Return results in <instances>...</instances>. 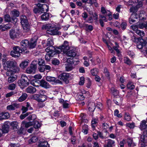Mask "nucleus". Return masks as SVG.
I'll use <instances>...</instances> for the list:
<instances>
[{
    "mask_svg": "<svg viewBox=\"0 0 147 147\" xmlns=\"http://www.w3.org/2000/svg\"><path fill=\"white\" fill-rule=\"evenodd\" d=\"M114 101L117 105H120L121 104V99L119 97L115 98L114 100Z\"/></svg>",
    "mask_w": 147,
    "mask_h": 147,
    "instance_id": "obj_53",
    "label": "nucleus"
},
{
    "mask_svg": "<svg viewBox=\"0 0 147 147\" xmlns=\"http://www.w3.org/2000/svg\"><path fill=\"white\" fill-rule=\"evenodd\" d=\"M27 94L25 93H23L22 95L18 99V100L20 102H22L25 100L27 97Z\"/></svg>",
    "mask_w": 147,
    "mask_h": 147,
    "instance_id": "obj_35",
    "label": "nucleus"
},
{
    "mask_svg": "<svg viewBox=\"0 0 147 147\" xmlns=\"http://www.w3.org/2000/svg\"><path fill=\"white\" fill-rule=\"evenodd\" d=\"M130 17L131 18L137 20V21L140 20H146V18L144 17H142L141 18L140 15L136 13H133L131 15Z\"/></svg>",
    "mask_w": 147,
    "mask_h": 147,
    "instance_id": "obj_19",
    "label": "nucleus"
},
{
    "mask_svg": "<svg viewBox=\"0 0 147 147\" xmlns=\"http://www.w3.org/2000/svg\"><path fill=\"white\" fill-rule=\"evenodd\" d=\"M124 61L125 63L129 65L132 63L131 60L127 57H124Z\"/></svg>",
    "mask_w": 147,
    "mask_h": 147,
    "instance_id": "obj_43",
    "label": "nucleus"
},
{
    "mask_svg": "<svg viewBox=\"0 0 147 147\" xmlns=\"http://www.w3.org/2000/svg\"><path fill=\"white\" fill-rule=\"evenodd\" d=\"M76 54L75 50L70 48L65 55L68 57H73L76 56Z\"/></svg>",
    "mask_w": 147,
    "mask_h": 147,
    "instance_id": "obj_18",
    "label": "nucleus"
},
{
    "mask_svg": "<svg viewBox=\"0 0 147 147\" xmlns=\"http://www.w3.org/2000/svg\"><path fill=\"white\" fill-rule=\"evenodd\" d=\"M52 25L51 24H47L44 25L42 27V28L43 29H45L47 30V32H48V31L52 27Z\"/></svg>",
    "mask_w": 147,
    "mask_h": 147,
    "instance_id": "obj_34",
    "label": "nucleus"
},
{
    "mask_svg": "<svg viewBox=\"0 0 147 147\" xmlns=\"http://www.w3.org/2000/svg\"><path fill=\"white\" fill-rule=\"evenodd\" d=\"M29 41L26 39L23 40L20 42L21 46L23 47H22V49L23 50H26V48L28 46Z\"/></svg>",
    "mask_w": 147,
    "mask_h": 147,
    "instance_id": "obj_23",
    "label": "nucleus"
},
{
    "mask_svg": "<svg viewBox=\"0 0 147 147\" xmlns=\"http://www.w3.org/2000/svg\"><path fill=\"white\" fill-rule=\"evenodd\" d=\"M16 85L14 83H12L8 85L7 88L10 90H14L16 88Z\"/></svg>",
    "mask_w": 147,
    "mask_h": 147,
    "instance_id": "obj_48",
    "label": "nucleus"
},
{
    "mask_svg": "<svg viewBox=\"0 0 147 147\" xmlns=\"http://www.w3.org/2000/svg\"><path fill=\"white\" fill-rule=\"evenodd\" d=\"M37 137L36 136L32 137L29 141V142L30 144L34 143L37 141Z\"/></svg>",
    "mask_w": 147,
    "mask_h": 147,
    "instance_id": "obj_51",
    "label": "nucleus"
},
{
    "mask_svg": "<svg viewBox=\"0 0 147 147\" xmlns=\"http://www.w3.org/2000/svg\"><path fill=\"white\" fill-rule=\"evenodd\" d=\"M98 120L97 119L93 118L91 121V126L92 128L94 129L95 128L96 125L97 123Z\"/></svg>",
    "mask_w": 147,
    "mask_h": 147,
    "instance_id": "obj_37",
    "label": "nucleus"
},
{
    "mask_svg": "<svg viewBox=\"0 0 147 147\" xmlns=\"http://www.w3.org/2000/svg\"><path fill=\"white\" fill-rule=\"evenodd\" d=\"M141 140L142 142L144 143L147 142V136L144 135H142L140 137Z\"/></svg>",
    "mask_w": 147,
    "mask_h": 147,
    "instance_id": "obj_50",
    "label": "nucleus"
},
{
    "mask_svg": "<svg viewBox=\"0 0 147 147\" xmlns=\"http://www.w3.org/2000/svg\"><path fill=\"white\" fill-rule=\"evenodd\" d=\"M19 33L14 30H11L9 31V36L11 38L14 40L19 37Z\"/></svg>",
    "mask_w": 147,
    "mask_h": 147,
    "instance_id": "obj_15",
    "label": "nucleus"
},
{
    "mask_svg": "<svg viewBox=\"0 0 147 147\" xmlns=\"http://www.w3.org/2000/svg\"><path fill=\"white\" fill-rule=\"evenodd\" d=\"M20 19L24 31L25 32H28L30 30V26L26 16L22 15L20 16Z\"/></svg>",
    "mask_w": 147,
    "mask_h": 147,
    "instance_id": "obj_2",
    "label": "nucleus"
},
{
    "mask_svg": "<svg viewBox=\"0 0 147 147\" xmlns=\"http://www.w3.org/2000/svg\"><path fill=\"white\" fill-rule=\"evenodd\" d=\"M46 80L48 82H53L55 80V78L51 76H47L46 78Z\"/></svg>",
    "mask_w": 147,
    "mask_h": 147,
    "instance_id": "obj_47",
    "label": "nucleus"
},
{
    "mask_svg": "<svg viewBox=\"0 0 147 147\" xmlns=\"http://www.w3.org/2000/svg\"><path fill=\"white\" fill-rule=\"evenodd\" d=\"M69 77V74L68 73H65L61 74L58 76V78L59 79L63 80L67 84H68L69 83L68 79Z\"/></svg>",
    "mask_w": 147,
    "mask_h": 147,
    "instance_id": "obj_7",
    "label": "nucleus"
},
{
    "mask_svg": "<svg viewBox=\"0 0 147 147\" xmlns=\"http://www.w3.org/2000/svg\"><path fill=\"white\" fill-rule=\"evenodd\" d=\"M70 49L68 42L67 41H65L63 44L61 46L58 47L57 50L56 51L58 53L62 52L63 55H65Z\"/></svg>",
    "mask_w": 147,
    "mask_h": 147,
    "instance_id": "obj_1",
    "label": "nucleus"
},
{
    "mask_svg": "<svg viewBox=\"0 0 147 147\" xmlns=\"http://www.w3.org/2000/svg\"><path fill=\"white\" fill-rule=\"evenodd\" d=\"M106 141V144L104 145V147H112L115 143V141L111 139H108Z\"/></svg>",
    "mask_w": 147,
    "mask_h": 147,
    "instance_id": "obj_24",
    "label": "nucleus"
},
{
    "mask_svg": "<svg viewBox=\"0 0 147 147\" xmlns=\"http://www.w3.org/2000/svg\"><path fill=\"white\" fill-rule=\"evenodd\" d=\"M29 80L27 76L24 74H22L21 76V79L18 81L19 86L22 88L28 86L29 83Z\"/></svg>",
    "mask_w": 147,
    "mask_h": 147,
    "instance_id": "obj_3",
    "label": "nucleus"
},
{
    "mask_svg": "<svg viewBox=\"0 0 147 147\" xmlns=\"http://www.w3.org/2000/svg\"><path fill=\"white\" fill-rule=\"evenodd\" d=\"M40 126V125L39 122L36 121L34 123V127L35 129L38 128Z\"/></svg>",
    "mask_w": 147,
    "mask_h": 147,
    "instance_id": "obj_63",
    "label": "nucleus"
},
{
    "mask_svg": "<svg viewBox=\"0 0 147 147\" xmlns=\"http://www.w3.org/2000/svg\"><path fill=\"white\" fill-rule=\"evenodd\" d=\"M40 81L39 80L35 79L33 80L31 82V84L35 87H38L40 86Z\"/></svg>",
    "mask_w": 147,
    "mask_h": 147,
    "instance_id": "obj_32",
    "label": "nucleus"
},
{
    "mask_svg": "<svg viewBox=\"0 0 147 147\" xmlns=\"http://www.w3.org/2000/svg\"><path fill=\"white\" fill-rule=\"evenodd\" d=\"M84 26L86 28L87 30L92 31L93 29V26L91 25L84 24Z\"/></svg>",
    "mask_w": 147,
    "mask_h": 147,
    "instance_id": "obj_44",
    "label": "nucleus"
},
{
    "mask_svg": "<svg viewBox=\"0 0 147 147\" xmlns=\"http://www.w3.org/2000/svg\"><path fill=\"white\" fill-rule=\"evenodd\" d=\"M124 119L125 120L127 121H129L131 120V117L129 113H125Z\"/></svg>",
    "mask_w": 147,
    "mask_h": 147,
    "instance_id": "obj_55",
    "label": "nucleus"
},
{
    "mask_svg": "<svg viewBox=\"0 0 147 147\" xmlns=\"http://www.w3.org/2000/svg\"><path fill=\"white\" fill-rule=\"evenodd\" d=\"M82 131L85 134H87L88 131V126L87 125H84L82 126Z\"/></svg>",
    "mask_w": 147,
    "mask_h": 147,
    "instance_id": "obj_45",
    "label": "nucleus"
},
{
    "mask_svg": "<svg viewBox=\"0 0 147 147\" xmlns=\"http://www.w3.org/2000/svg\"><path fill=\"white\" fill-rule=\"evenodd\" d=\"M128 89L130 90H133L135 88V86L131 82H129L128 83L127 85Z\"/></svg>",
    "mask_w": 147,
    "mask_h": 147,
    "instance_id": "obj_40",
    "label": "nucleus"
},
{
    "mask_svg": "<svg viewBox=\"0 0 147 147\" xmlns=\"http://www.w3.org/2000/svg\"><path fill=\"white\" fill-rule=\"evenodd\" d=\"M145 40L142 39H141L139 43L137 45V48L139 49H143L146 52L147 51V37L145 38Z\"/></svg>",
    "mask_w": 147,
    "mask_h": 147,
    "instance_id": "obj_6",
    "label": "nucleus"
},
{
    "mask_svg": "<svg viewBox=\"0 0 147 147\" xmlns=\"http://www.w3.org/2000/svg\"><path fill=\"white\" fill-rule=\"evenodd\" d=\"M37 40L36 39L32 38L31 41L29 42L28 46L31 49L34 48L36 45Z\"/></svg>",
    "mask_w": 147,
    "mask_h": 147,
    "instance_id": "obj_25",
    "label": "nucleus"
},
{
    "mask_svg": "<svg viewBox=\"0 0 147 147\" xmlns=\"http://www.w3.org/2000/svg\"><path fill=\"white\" fill-rule=\"evenodd\" d=\"M53 45V42L52 39L51 38H49L47 39V43L46 44V46H48V47L50 48V51H54V50L55 49L54 47L52 46Z\"/></svg>",
    "mask_w": 147,
    "mask_h": 147,
    "instance_id": "obj_17",
    "label": "nucleus"
},
{
    "mask_svg": "<svg viewBox=\"0 0 147 147\" xmlns=\"http://www.w3.org/2000/svg\"><path fill=\"white\" fill-rule=\"evenodd\" d=\"M50 50H51V49H50L49 47H47L45 49V51L47 52L45 55V59L47 61H49L51 57H52L55 54V51H49Z\"/></svg>",
    "mask_w": 147,
    "mask_h": 147,
    "instance_id": "obj_11",
    "label": "nucleus"
},
{
    "mask_svg": "<svg viewBox=\"0 0 147 147\" xmlns=\"http://www.w3.org/2000/svg\"><path fill=\"white\" fill-rule=\"evenodd\" d=\"M88 106L89 111L91 112L93 111L95 109V105L93 102L90 103Z\"/></svg>",
    "mask_w": 147,
    "mask_h": 147,
    "instance_id": "obj_33",
    "label": "nucleus"
},
{
    "mask_svg": "<svg viewBox=\"0 0 147 147\" xmlns=\"http://www.w3.org/2000/svg\"><path fill=\"white\" fill-rule=\"evenodd\" d=\"M147 127V121L144 120L141 121L140 128L141 130H144Z\"/></svg>",
    "mask_w": 147,
    "mask_h": 147,
    "instance_id": "obj_28",
    "label": "nucleus"
},
{
    "mask_svg": "<svg viewBox=\"0 0 147 147\" xmlns=\"http://www.w3.org/2000/svg\"><path fill=\"white\" fill-rule=\"evenodd\" d=\"M13 50L10 52V55L13 57L17 58L20 57V53H22V50L18 46H15L13 47Z\"/></svg>",
    "mask_w": 147,
    "mask_h": 147,
    "instance_id": "obj_5",
    "label": "nucleus"
},
{
    "mask_svg": "<svg viewBox=\"0 0 147 147\" xmlns=\"http://www.w3.org/2000/svg\"><path fill=\"white\" fill-rule=\"evenodd\" d=\"M28 61H24L22 62L20 64V67L22 68H24L26 67L28 65Z\"/></svg>",
    "mask_w": 147,
    "mask_h": 147,
    "instance_id": "obj_42",
    "label": "nucleus"
},
{
    "mask_svg": "<svg viewBox=\"0 0 147 147\" xmlns=\"http://www.w3.org/2000/svg\"><path fill=\"white\" fill-rule=\"evenodd\" d=\"M16 79V78L13 76H11L9 77L8 79V82L9 83H11L13 82Z\"/></svg>",
    "mask_w": 147,
    "mask_h": 147,
    "instance_id": "obj_46",
    "label": "nucleus"
},
{
    "mask_svg": "<svg viewBox=\"0 0 147 147\" xmlns=\"http://www.w3.org/2000/svg\"><path fill=\"white\" fill-rule=\"evenodd\" d=\"M140 39V38H137L135 36L131 37V40L133 42L136 43H138Z\"/></svg>",
    "mask_w": 147,
    "mask_h": 147,
    "instance_id": "obj_54",
    "label": "nucleus"
},
{
    "mask_svg": "<svg viewBox=\"0 0 147 147\" xmlns=\"http://www.w3.org/2000/svg\"><path fill=\"white\" fill-rule=\"evenodd\" d=\"M91 73L93 76H96L97 75L98 72V69L97 68H94L91 70Z\"/></svg>",
    "mask_w": 147,
    "mask_h": 147,
    "instance_id": "obj_52",
    "label": "nucleus"
},
{
    "mask_svg": "<svg viewBox=\"0 0 147 147\" xmlns=\"http://www.w3.org/2000/svg\"><path fill=\"white\" fill-rule=\"evenodd\" d=\"M100 19L99 21L101 26L102 27L104 26V22H106L107 21V20L106 19L105 16L102 15H100Z\"/></svg>",
    "mask_w": 147,
    "mask_h": 147,
    "instance_id": "obj_27",
    "label": "nucleus"
},
{
    "mask_svg": "<svg viewBox=\"0 0 147 147\" xmlns=\"http://www.w3.org/2000/svg\"><path fill=\"white\" fill-rule=\"evenodd\" d=\"M100 11L102 14H105L106 15L109 16H111V12L109 11L106 10L105 8L103 7H101Z\"/></svg>",
    "mask_w": 147,
    "mask_h": 147,
    "instance_id": "obj_30",
    "label": "nucleus"
},
{
    "mask_svg": "<svg viewBox=\"0 0 147 147\" xmlns=\"http://www.w3.org/2000/svg\"><path fill=\"white\" fill-rule=\"evenodd\" d=\"M65 69L66 71H70L72 70L73 68V66L71 64H66Z\"/></svg>",
    "mask_w": 147,
    "mask_h": 147,
    "instance_id": "obj_49",
    "label": "nucleus"
},
{
    "mask_svg": "<svg viewBox=\"0 0 147 147\" xmlns=\"http://www.w3.org/2000/svg\"><path fill=\"white\" fill-rule=\"evenodd\" d=\"M11 15L13 17H17L19 16L20 15V12L19 11L14 10L11 11Z\"/></svg>",
    "mask_w": 147,
    "mask_h": 147,
    "instance_id": "obj_41",
    "label": "nucleus"
},
{
    "mask_svg": "<svg viewBox=\"0 0 147 147\" xmlns=\"http://www.w3.org/2000/svg\"><path fill=\"white\" fill-rule=\"evenodd\" d=\"M40 86L46 88H49L51 87V86L49 84L44 80H40Z\"/></svg>",
    "mask_w": 147,
    "mask_h": 147,
    "instance_id": "obj_22",
    "label": "nucleus"
},
{
    "mask_svg": "<svg viewBox=\"0 0 147 147\" xmlns=\"http://www.w3.org/2000/svg\"><path fill=\"white\" fill-rule=\"evenodd\" d=\"M4 18L5 21L7 22L15 24L17 22V19L16 18L13 17L11 18L9 15L6 14L4 16Z\"/></svg>",
    "mask_w": 147,
    "mask_h": 147,
    "instance_id": "obj_10",
    "label": "nucleus"
},
{
    "mask_svg": "<svg viewBox=\"0 0 147 147\" xmlns=\"http://www.w3.org/2000/svg\"><path fill=\"white\" fill-rule=\"evenodd\" d=\"M115 46H114L113 47V48L116 51L117 53L119 54V55H120V51L118 49V48L119 47V45L116 42H115Z\"/></svg>",
    "mask_w": 147,
    "mask_h": 147,
    "instance_id": "obj_38",
    "label": "nucleus"
},
{
    "mask_svg": "<svg viewBox=\"0 0 147 147\" xmlns=\"http://www.w3.org/2000/svg\"><path fill=\"white\" fill-rule=\"evenodd\" d=\"M126 126L128 127L130 129H133L135 127V123H127L126 124Z\"/></svg>",
    "mask_w": 147,
    "mask_h": 147,
    "instance_id": "obj_60",
    "label": "nucleus"
},
{
    "mask_svg": "<svg viewBox=\"0 0 147 147\" xmlns=\"http://www.w3.org/2000/svg\"><path fill=\"white\" fill-rule=\"evenodd\" d=\"M38 7H40V9L41 10V12H47L49 10V8L48 6L46 4H42L38 3L37 5Z\"/></svg>",
    "mask_w": 147,
    "mask_h": 147,
    "instance_id": "obj_13",
    "label": "nucleus"
},
{
    "mask_svg": "<svg viewBox=\"0 0 147 147\" xmlns=\"http://www.w3.org/2000/svg\"><path fill=\"white\" fill-rule=\"evenodd\" d=\"M44 99L41 98L40 96H39L38 94H35L32 96V98L33 99L36 100L39 102H43L45 101L46 99V96H43Z\"/></svg>",
    "mask_w": 147,
    "mask_h": 147,
    "instance_id": "obj_16",
    "label": "nucleus"
},
{
    "mask_svg": "<svg viewBox=\"0 0 147 147\" xmlns=\"http://www.w3.org/2000/svg\"><path fill=\"white\" fill-rule=\"evenodd\" d=\"M11 125L14 128H17L18 127V123L17 121H13L11 123Z\"/></svg>",
    "mask_w": 147,
    "mask_h": 147,
    "instance_id": "obj_64",
    "label": "nucleus"
},
{
    "mask_svg": "<svg viewBox=\"0 0 147 147\" xmlns=\"http://www.w3.org/2000/svg\"><path fill=\"white\" fill-rule=\"evenodd\" d=\"M142 1L140 0H134L132 1L135 2V5L136 7L137 8H140L142 5Z\"/></svg>",
    "mask_w": 147,
    "mask_h": 147,
    "instance_id": "obj_31",
    "label": "nucleus"
},
{
    "mask_svg": "<svg viewBox=\"0 0 147 147\" xmlns=\"http://www.w3.org/2000/svg\"><path fill=\"white\" fill-rule=\"evenodd\" d=\"M50 14L49 13L46 12L44 13L41 16V19L42 20L47 21L49 19Z\"/></svg>",
    "mask_w": 147,
    "mask_h": 147,
    "instance_id": "obj_29",
    "label": "nucleus"
},
{
    "mask_svg": "<svg viewBox=\"0 0 147 147\" xmlns=\"http://www.w3.org/2000/svg\"><path fill=\"white\" fill-rule=\"evenodd\" d=\"M20 107V105L16 103H12L10 105H8L7 107V109L9 111H14Z\"/></svg>",
    "mask_w": 147,
    "mask_h": 147,
    "instance_id": "obj_12",
    "label": "nucleus"
},
{
    "mask_svg": "<svg viewBox=\"0 0 147 147\" xmlns=\"http://www.w3.org/2000/svg\"><path fill=\"white\" fill-rule=\"evenodd\" d=\"M36 68L37 66L36 65H31L30 67L27 68L26 71L27 73L30 74L33 72L34 73Z\"/></svg>",
    "mask_w": 147,
    "mask_h": 147,
    "instance_id": "obj_20",
    "label": "nucleus"
},
{
    "mask_svg": "<svg viewBox=\"0 0 147 147\" xmlns=\"http://www.w3.org/2000/svg\"><path fill=\"white\" fill-rule=\"evenodd\" d=\"M33 11L34 13L36 14L40 13H42V12H41V10L40 9V7H38V8H34L33 9Z\"/></svg>",
    "mask_w": 147,
    "mask_h": 147,
    "instance_id": "obj_62",
    "label": "nucleus"
},
{
    "mask_svg": "<svg viewBox=\"0 0 147 147\" xmlns=\"http://www.w3.org/2000/svg\"><path fill=\"white\" fill-rule=\"evenodd\" d=\"M131 28L141 38H142L145 35V33L143 31L138 29L136 25H131L130 26Z\"/></svg>",
    "mask_w": 147,
    "mask_h": 147,
    "instance_id": "obj_8",
    "label": "nucleus"
},
{
    "mask_svg": "<svg viewBox=\"0 0 147 147\" xmlns=\"http://www.w3.org/2000/svg\"><path fill=\"white\" fill-rule=\"evenodd\" d=\"M36 91V89L32 86H28L26 89V92L30 94H33L35 93Z\"/></svg>",
    "mask_w": 147,
    "mask_h": 147,
    "instance_id": "obj_26",
    "label": "nucleus"
},
{
    "mask_svg": "<svg viewBox=\"0 0 147 147\" xmlns=\"http://www.w3.org/2000/svg\"><path fill=\"white\" fill-rule=\"evenodd\" d=\"M39 147H49V145L46 141H44L40 143L39 144Z\"/></svg>",
    "mask_w": 147,
    "mask_h": 147,
    "instance_id": "obj_39",
    "label": "nucleus"
},
{
    "mask_svg": "<svg viewBox=\"0 0 147 147\" xmlns=\"http://www.w3.org/2000/svg\"><path fill=\"white\" fill-rule=\"evenodd\" d=\"M19 70V67H16L13 69H9V70H7V71L6 73V74L8 76H11L13 74L18 72Z\"/></svg>",
    "mask_w": 147,
    "mask_h": 147,
    "instance_id": "obj_14",
    "label": "nucleus"
},
{
    "mask_svg": "<svg viewBox=\"0 0 147 147\" xmlns=\"http://www.w3.org/2000/svg\"><path fill=\"white\" fill-rule=\"evenodd\" d=\"M16 62L14 61H6L3 63L4 69L5 70L9 69H13L16 67Z\"/></svg>",
    "mask_w": 147,
    "mask_h": 147,
    "instance_id": "obj_4",
    "label": "nucleus"
},
{
    "mask_svg": "<svg viewBox=\"0 0 147 147\" xmlns=\"http://www.w3.org/2000/svg\"><path fill=\"white\" fill-rule=\"evenodd\" d=\"M86 3H88L91 5L94 4H97L96 0H87Z\"/></svg>",
    "mask_w": 147,
    "mask_h": 147,
    "instance_id": "obj_57",
    "label": "nucleus"
},
{
    "mask_svg": "<svg viewBox=\"0 0 147 147\" xmlns=\"http://www.w3.org/2000/svg\"><path fill=\"white\" fill-rule=\"evenodd\" d=\"M38 63L39 66L44 65L45 64V62L43 59H38Z\"/></svg>",
    "mask_w": 147,
    "mask_h": 147,
    "instance_id": "obj_58",
    "label": "nucleus"
},
{
    "mask_svg": "<svg viewBox=\"0 0 147 147\" xmlns=\"http://www.w3.org/2000/svg\"><path fill=\"white\" fill-rule=\"evenodd\" d=\"M59 29V28L58 27L52 26L51 29L48 31V32L47 33L53 35H60L61 33L58 31Z\"/></svg>",
    "mask_w": 147,
    "mask_h": 147,
    "instance_id": "obj_9",
    "label": "nucleus"
},
{
    "mask_svg": "<svg viewBox=\"0 0 147 147\" xmlns=\"http://www.w3.org/2000/svg\"><path fill=\"white\" fill-rule=\"evenodd\" d=\"M119 111L118 110L115 109L114 112V115L119 118H121L122 117V114H119Z\"/></svg>",
    "mask_w": 147,
    "mask_h": 147,
    "instance_id": "obj_59",
    "label": "nucleus"
},
{
    "mask_svg": "<svg viewBox=\"0 0 147 147\" xmlns=\"http://www.w3.org/2000/svg\"><path fill=\"white\" fill-rule=\"evenodd\" d=\"M138 26V28H139L141 29H143L144 28H146V23H142L138 25H137Z\"/></svg>",
    "mask_w": 147,
    "mask_h": 147,
    "instance_id": "obj_56",
    "label": "nucleus"
},
{
    "mask_svg": "<svg viewBox=\"0 0 147 147\" xmlns=\"http://www.w3.org/2000/svg\"><path fill=\"white\" fill-rule=\"evenodd\" d=\"M9 129V126L7 124H5L3 126L2 129H1L3 133L5 134L7 133L8 132Z\"/></svg>",
    "mask_w": 147,
    "mask_h": 147,
    "instance_id": "obj_36",
    "label": "nucleus"
},
{
    "mask_svg": "<svg viewBox=\"0 0 147 147\" xmlns=\"http://www.w3.org/2000/svg\"><path fill=\"white\" fill-rule=\"evenodd\" d=\"M67 63L70 64H73L75 62L73 58H68L67 59Z\"/></svg>",
    "mask_w": 147,
    "mask_h": 147,
    "instance_id": "obj_61",
    "label": "nucleus"
},
{
    "mask_svg": "<svg viewBox=\"0 0 147 147\" xmlns=\"http://www.w3.org/2000/svg\"><path fill=\"white\" fill-rule=\"evenodd\" d=\"M10 117V114L7 112H2L0 113V120L7 119Z\"/></svg>",
    "mask_w": 147,
    "mask_h": 147,
    "instance_id": "obj_21",
    "label": "nucleus"
}]
</instances>
